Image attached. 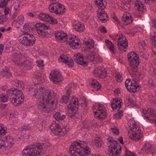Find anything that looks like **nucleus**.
Segmentation results:
<instances>
[{
    "label": "nucleus",
    "mask_w": 156,
    "mask_h": 156,
    "mask_svg": "<svg viewBox=\"0 0 156 156\" xmlns=\"http://www.w3.org/2000/svg\"><path fill=\"white\" fill-rule=\"evenodd\" d=\"M49 77L50 80L55 83L61 81V75L58 71H52Z\"/></svg>",
    "instance_id": "nucleus-15"
},
{
    "label": "nucleus",
    "mask_w": 156,
    "mask_h": 156,
    "mask_svg": "<svg viewBox=\"0 0 156 156\" xmlns=\"http://www.w3.org/2000/svg\"><path fill=\"white\" fill-rule=\"evenodd\" d=\"M122 23L125 25L130 24L132 22V19L129 13L126 14H124L122 18Z\"/></svg>",
    "instance_id": "nucleus-23"
},
{
    "label": "nucleus",
    "mask_w": 156,
    "mask_h": 156,
    "mask_svg": "<svg viewBox=\"0 0 156 156\" xmlns=\"http://www.w3.org/2000/svg\"><path fill=\"white\" fill-rule=\"evenodd\" d=\"M111 105L113 109H116L117 108H120L121 107V105H120V104H116L112 102L111 103Z\"/></svg>",
    "instance_id": "nucleus-48"
},
{
    "label": "nucleus",
    "mask_w": 156,
    "mask_h": 156,
    "mask_svg": "<svg viewBox=\"0 0 156 156\" xmlns=\"http://www.w3.org/2000/svg\"><path fill=\"white\" fill-rule=\"evenodd\" d=\"M79 107H80L83 109H85V111H87L88 108L87 106V103L86 99L83 101L82 102L80 105H79Z\"/></svg>",
    "instance_id": "nucleus-40"
},
{
    "label": "nucleus",
    "mask_w": 156,
    "mask_h": 156,
    "mask_svg": "<svg viewBox=\"0 0 156 156\" xmlns=\"http://www.w3.org/2000/svg\"><path fill=\"white\" fill-rule=\"evenodd\" d=\"M119 49L122 51H126L127 49L128 43L127 41H119L118 43Z\"/></svg>",
    "instance_id": "nucleus-27"
},
{
    "label": "nucleus",
    "mask_w": 156,
    "mask_h": 156,
    "mask_svg": "<svg viewBox=\"0 0 156 156\" xmlns=\"http://www.w3.org/2000/svg\"><path fill=\"white\" fill-rule=\"evenodd\" d=\"M104 9H99L97 11V13L99 20L102 22L105 23L108 20V15Z\"/></svg>",
    "instance_id": "nucleus-17"
},
{
    "label": "nucleus",
    "mask_w": 156,
    "mask_h": 156,
    "mask_svg": "<svg viewBox=\"0 0 156 156\" xmlns=\"http://www.w3.org/2000/svg\"><path fill=\"white\" fill-rule=\"evenodd\" d=\"M36 62L37 64V66L39 67H42L44 66L43 60H37Z\"/></svg>",
    "instance_id": "nucleus-50"
},
{
    "label": "nucleus",
    "mask_w": 156,
    "mask_h": 156,
    "mask_svg": "<svg viewBox=\"0 0 156 156\" xmlns=\"http://www.w3.org/2000/svg\"><path fill=\"white\" fill-rule=\"evenodd\" d=\"M85 43L86 45L85 48L86 49H91L94 47V41L92 39H90V40L86 41Z\"/></svg>",
    "instance_id": "nucleus-33"
},
{
    "label": "nucleus",
    "mask_w": 156,
    "mask_h": 156,
    "mask_svg": "<svg viewBox=\"0 0 156 156\" xmlns=\"http://www.w3.org/2000/svg\"><path fill=\"white\" fill-rule=\"evenodd\" d=\"M55 37L61 42L66 41L67 39V34L63 31L58 32L55 34Z\"/></svg>",
    "instance_id": "nucleus-22"
},
{
    "label": "nucleus",
    "mask_w": 156,
    "mask_h": 156,
    "mask_svg": "<svg viewBox=\"0 0 156 156\" xmlns=\"http://www.w3.org/2000/svg\"><path fill=\"white\" fill-rule=\"evenodd\" d=\"M144 151L148 154H152L156 151V147L154 145H151L149 144H145L143 147Z\"/></svg>",
    "instance_id": "nucleus-18"
},
{
    "label": "nucleus",
    "mask_w": 156,
    "mask_h": 156,
    "mask_svg": "<svg viewBox=\"0 0 156 156\" xmlns=\"http://www.w3.org/2000/svg\"><path fill=\"white\" fill-rule=\"evenodd\" d=\"M5 140H4L3 139H0V148L2 147L5 146Z\"/></svg>",
    "instance_id": "nucleus-58"
},
{
    "label": "nucleus",
    "mask_w": 156,
    "mask_h": 156,
    "mask_svg": "<svg viewBox=\"0 0 156 156\" xmlns=\"http://www.w3.org/2000/svg\"><path fill=\"white\" fill-rule=\"evenodd\" d=\"M53 117L57 121H62L66 118L65 115H61L59 112H57L53 115Z\"/></svg>",
    "instance_id": "nucleus-32"
},
{
    "label": "nucleus",
    "mask_w": 156,
    "mask_h": 156,
    "mask_svg": "<svg viewBox=\"0 0 156 156\" xmlns=\"http://www.w3.org/2000/svg\"><path fill=\"white\" fill-rule=\"evenodd\" d=\"M69 99V96H63L62 98V101L65 104H66Z\"/></svg>",
    "instance_id": "nucleus-49"
},
{
    "label": "nucleus",
    "mask_w": 156,
    "mask_h": 156,
    "mask_svg": "<svg viewBox=\"0 0 156 156\" xmlns=\"http://www.w3.org/2000/svg\"><path fill=\"white\" fill-rule=\"evenodd\" d=\"M5 7V8H4V11L5 13V14L4 15H5L6 16L7 14H9V9L8 8H6V6Z\"/></svg>",
    "instance_id": "nucleus-63"
},
{
    "label": "nucleus",
    "mask_w": 156,
    "mask_h": 156,
    "mask_svg": "<svg viewBox=\"0 0 156 156\" xmlns=\"http://www.w3.org/2000/svg\"><path fill=\"white\" fill-rule=\"evenodd\" d=\"M126 156H135L133 152H131L128 150H126Z\"/></svg>",
    "instance_id": "nucleus-56"
},
{
    "label": "nucleus",
    "mask_w": 156,
    "mask_h": 156,
    "mask_svg": "<svg viewBox=\"0 0 156 156\" xmlns=\"http://www.w3.org/2000/svg\"><path fill=\"white\" fill-rule=\"evenodd\" d=\"M103 0H95L96 4L98 6V9H104L105 8V6L103 2Z\"/></svg>",
    "instance_id": "nucleus-35"
},
{
    "label": "nucleus",
    "mask_w": 156,
    "mask_h": 156,
    "mask_svg": "<svg viewBox=\"0 0 156 156\" xmlns=\"http://www.w3.org/2000/svg\"><path fill=\"white\" fill-rule=\"evenodd\" d=\"M4 138L6 140L5 142L8 143V145L9 144L12 146L14 144V140L12 136H5Z\"/></svg>",
    "instance_id": "nucleus-34"
},
{
    "label": "nucleus",
    "mask_w": 156,
    "mask_h": 156,
    "mask_svg": "<svg viewBox=\"0 0 156 156\" xmlns=\"http://www.w3.org/2000/svg\"><path fill=\"white\" fill-rule=\"evenodd\" d=\"M48 21H51V23L53 24H56L57 23V21L55 19L49 15H48Z\"/></svg>",
    "instance_id": "nucleus-45"
},
{
    "label": "nucleus",
    "mask_w": 156,
    "mask_h": 156,
    "mask_svg": "<svg viewBox=\"0 0 156 156\" xmlns=\"http://www.w3.org/2000/svg\"><path fill=\"white\" fill-rule=\"evenodd\" d=\"M152 44L156 47V34L152 37Z\"/></svg>",
    "instance_id": "nucleus-53"
},
{
    "label": "nucleus",
    "mask_w": 156,
    "mask_h": 156,
    "mask_svg": "<svg viewBox=\"0 0 156 156\" xmlns=\"http://www.w3.org/2000/svg\"><path fill=\"white\" fill-rule=\"evenodd\" d=\"M156 0H144L145 3L149 5L153 4Z\"/></svg>",
    "instance_id": "nucleus-52"
},
{
    "label": "nucleus",
    "mask_w": 156,
    "mask_h": 156,
    "mask_svg": "<svg viewBox=\"0 0 156 156\" xmlns=\"http://www.w3.org/2000/svg\"><path fill=\"white\" fill-rule=\"evenodd\" d=\"M4 49V45L1 44H0V55H1L2 53V52Z\"/></svg>",
    "instance_id": "nucleus-64"
},
{
    "label": "nucleus",
    "mask_w": 156,
    "mask_h": 156,
    "mask_svg": "<svg viewBox=\"0 0 156 156\" xmlns=\"http://www.w3.org/2000/svg\"><path fill=\"white\" fill-rule=\"evenodd\" d=\"M49 147L48 144L38 143L29 146L23 151L24 156H38L43 154L46 149Z\"/></svg>",
    "instance_id": "nucleus-3"
},
{
    "label": "nucleus",
    "mask_w": 156,
    "mask_h": 156,
    "mask_svg": "<svg viewBox=\"0 0 156 156\" xmlns=\"http://www.w3.org/2000/svg\"><path fill=\"white\" fill-rule=\"evenodd\" d=\"M75 61L81 65L86 66L87 65V62L84 60L83 56L79 53L76 54V58L74 59Z\"/></svg>",
    "instance_id": "nucleus-19"
},
{
    "label": "nucleus",
    "mask_w": 156,
    "mask_h": 156,
    "mask_svg": "<svg viewBox=\"0 0 156 156\" xmlns=\"http://www.w3.org/2000/svg\"><path fill=\"white\" fill-rule=\"evenodd\" d=\"M100 31L102 33H105L107 32L105 28L104 27H101L100 28Z\"/></svg>",
    "instance_id": "nucleus-59"
},
{
    "label": "nucleus",
    "mask_w": 156,
    "mask_h": 156,
    "mask_svg": "<svg viewBox=\"0 0 156 156\" xmlns=\"http://www.w3.org/2000/svg\"><path fill=\"white\" fill-rule=\"evenodd\" d=\"M136 2L135 3V7L136 9L138 10L135 13V16L138 17L140 18L142 16V12H144L146 10L145 8H144L143 5L141 3H139L136 1Z\"/></svg>",
    "instance_id": "nucleus-16"
},
{
    "label": "nucleus",
    "mask_w": 156,
    "mask_h": 156,
    "mask_svg": "<svg viewBox=\"0 0 156 156\" xmlns=\"http://www.w3.org/2000/svg\"><path fill=\"white\" fill-rule=\"evenodd\" d=\"M96 56V55L95 52H89L87 54L85 58L88 61H90L91 62H93L94 61L95 62H96L97 59Z\"/></svg>",
    "instance_id": "nucleus-28"
},
{
    "label": "nucleus",
    "mask_w": 156,
    "mask_h": 156,
    "mask_svg": "<svg viewBox=\"0 0 156 156\" xmlns=\"http://www.w3.org/2000/svg\"><path fill=\"white\" fill-rule=\"evenodd\" d=\"M73 26L75 30L79 32H83L85 29L84 25L79 22H74Z\"/></svg>",
    "instance_id": "nucleus-21"
},
{
    "label": "nucleus",
    "mask_w": 156,
    "mask_h": 156,
    "mask_svg": "<svg viewBox=\"0 0 156 156\" xmlns=\"http://www.w3.org/2000/svg\"><path fill=\"white\" fill-rule=\"evenodd\" d=\"M92 109L93 110L97 109V111H94V113L99 120H103L106 118V110L103 105L98 103H95L93 105Z\"/></svg>",
    "instance_id": "nucleus-9"
},
{
    "label": "nucleus",
    "mask_w": 156,
    "mask_h": 156,
    "mask_svg": "<svg viewBox=\"0 0 156 156\" xmlns=\"http://www.w3.org/2000/svg\"><path fill=\"white\" fill-rule=\"evenodd\" d=\"M95 145L99 148L101 147V145L103 144L101 138L98 137L95 138Z\"/></svg>",
    "instance_id": "nucleus-39"
},
{
    "label": "nucleus",
    "mask_w": 156,
    "mask_h": 156,
    "mask_svg": "<svg viewBox=\"0 0 156 156\" xmlns=\"http://www.w3.org/2000/svg\"><path fill=\"white\" fill-rule=\"evenodd\" d=\"M10 58L13 62L20 66H29L31 64L25 56L17 53L10 56Z\"/></svg>",
    "instance_id": "nucleus-6"
},
{
    "label": "nucleus",
    "mask_w": 156,
    "mask_h": 156,
    "mask_svg": "<svg viewBox=\"0 0 156 156\" xmlns=\"http://www.w3.org/2000/svg\"><path fill=\"white\" fill-rule=\"evenodd\" d=\"M0 8L5 7L10 0H0Z\"/></svg>",
    "instance_id": "nucleus-44"
},
{
    "label": "nucleus",
    "mask_w": 156,
    "mask_h": 156,
    "mask_svg": "<svg viewBox=\"0 0 156 156\" xmlns=\"http://www.w3.org/2000/svg\"><path fill=\"white\" fill-rule=\"evenodd\" d=\"M60 60L61 62L65 63L69 66V67H72L74 65L73 60L71 58H67L64 56H61Z\"/></svg>",
    "instance_id": "nucleus-25"
},
{
    "label": "nucleus",
    "mask_w": 156,
    "mask_h": 156,
    "mask_svg": "<svg viewBox=\"0 0 156 156\" xmlns=\"http://www.w3.org/2000/svg\"><path fill=\"white\" fill-rule=\"evenodd\" d=\"M79 106V101L77 98L75 97H72V99L70 103L67 106L68 110L70 113H73L76 112V110L77 109Z\"/></svg>",
    "instance_id": "nucleus-13"
},
{
    "label": "nucleus",
    "mask_w": 156,
    "mask_h": 156,
    "mask_svg": "<svg viewBox=\"0 0 156 156\" xmlns=\"http://www.w3.org/2000/svg\"><path fill=\"white\" fill-rule=\"evenodd\" d=\"M20 3L19 1H16L13 5L12 7L16 11H18L20 9Z\"/></svg>",
    "instance_id": "nucleus-42"
},
{
    "label": "nucleus",
    "mask_w": 156,
    "mask_h": 156,
    "mask_svg": "<svg viewBox=\"0 0 156 156\" xmlns=\"http://www.w3.org/2000/svg\"><path fill=\"white\" fill-rule=\"evenodd\" d=\"M35 27L38 34L42 37H46L48 36V33L46 30H47L48 27L43 23H37Z\"/></svg>",
    "instance_id": "nucleus-12"
},
{
    "label": "nucleus",
    "mask_w": 156,
    "mask_h": 156,
    "mask_svg": "<svg viewBox=\"0 0 156 156\" xmlns=\"http://www.w3.org/2000/svg\"><path fill=\"white\" fill-rule=\"evenodd\" d=\"M24 18L23 15H21L18 17L17 21L16 22L15 27L17 29L19 28L22 25L24 21Z\"/></svg>",
    "instance_id": "nucleus-30"
},
{
    "label": "nucleus",
    "mask_w": 156,
    "mask_h": 156,
    "mask_svg": "<svg viewBox=\"0 0 156 156\" xmlns=\"http://www.w3.org/2000/svg\"><path fill=\"white\" fill-rule=\"evenodd\" d=\"M7 96L3 95L0 98L2 102H5L7 101L8 97H10L12 103L15 106L19 105L23 102L24 95L21 90L12 88L7 90Z\"/></svg>",
    "instance_id": "nucleus-1"
},
{
    "label": "nucleus",
    "mask_w": 156,
    "mask_h": 156,
    "mask_svg": "<svg viewBox=\"0 0 156 156\" xmlns=\"http://www.w3.org/2000/svg\"><path fill=\"white\" fill-rule=\"evenodd\" d=\"M70 40L71 41H69V44L73 49H76L81 46L80 44V41L77 40V38H71Z\"/></svg>",
    "instance_id": "nucleus-24"
},
{
    "label": "nucleus",
    "mask_w": 156,
    "mask_h": 156,
    "mask_svg": "<svg viewBox=\"0 0 156 156\" xmlns=\"http://www.w3.org/2000/svg\"><path fill=\"white\" fill-rule=\"evenodd\" d=\"M85 147L83 142L75 141L71 144L70 147L69 153L73 156L80 155L81 152L86 155L89 154L90 153V148L89 147Z\"/></svg>",
    "instance_id": "nucleus-4"
},
{
    "label": "nucleus",
    "mask_w": 156,
    "mask_h": 156,
    "mask_svg": "<svg viewBox=\"0 0 156 156\" xmlns=\"http://www.w3.org/2000/svg\"><path fill=\"white\" fill-rule=\"evenodd\" d=\"M108 141L112 143L110 144L108 148V152L110 156H116L119 154L121 152V148L119 145H118V142L114 140L112 137H109Z\"/></svg>",
    "instance_id": "nucleus-8"
},
{
    "label": "nucleus",
    "mask_w": 156,
    "mask_h": 156,
    "mask_svg": "<svg viewBox=\"0 0 156 156\" xmlns=\"http://www.w3.org/2000/svg\"><path fill=\"white\" fill-rule=\"evenodd\" d=\"M93 73L98 76L103 75L106 76L107 75L106 72L102 69L96 68L94 70Z\"/></svg>",
    "instance_id": "nucleus-31"
},
{
    "label": "nucleus",
    "mask_w": 156,
    "mask_h": 156,
    "mask_svg": "<svg viewBox=\"0 0 156 156\" xmlns=\"http://www.w3.org/2000/svg\"><path fill=\"white\" fill-rule=\"evenodd\" d=\"M105 43L109 49L110 51L114 52V49L113 44L111 41L108 39H106L105 40Z\"/></svg>",
    "instance_id": "nucleus-37"
},
{
    "label": "nucleus",
    "mask_w": 156,
    "mask_h": 156,
    "mask_svg": "<svg viewBox=\"0 0 156 156\" xmlns=\"http://www.w3.org/2000/svg\"><path fill=\"white\" fill-rule=\"evenodd\" d=\"M127 57L128 61L130 62V63H131L132 61H135L136 62L139 61L138 57L137 54L133 51H131L127 55Z\"/></svg>",
    "instance_id": "nucleus-26"
},
{
    "label": "nucleus",
    "mask_w": 156,
    "mask_h": 156,
    "mask_svg": "<svg viewBox=\"0 0 156 156\" xmlns=\"http://www.w3.org/2000/svg\"><path fill=\"white\" fill-rule=\"evenodd\" d=\"M31 26V24L30 23H26L23 26V29L25 30H30V29L32 30L33 28Z\"/></svg>",
    "instance_id": "nucleus-43"
},
{
    "label": "nucleus",
    "mask_w": 156,
    "mask_h": 156,
    "mask_svg": "<svg viewBox=\"0 0 156 156\" xmlns=\"http://www.w3.org/2000/svg\"><path fill=\"white\" fill-rule=\"evenodd\" d=\"M136 89H137L136 88L132 86H130V87H128V89L127 90L130 92L135 93L136 91Z\"/></svg>",
    "instance_id": "nucleus-51"
},
{
    "label": "nucleus",
    "mask_w": 156,
    "mask_h": 156,
    "mask_svg": "<svg viewBox=\"0 0 156 156\" xmlns=\"http://www.w3.org/2000/svg\"><path fill=\"white\" fill-rule=\"evenodd\" d=\"M5 15H2L0 16V24H2L4 23L7 21V18Z\"/></svg>",
    "instance_id": "nucleus-41"
},
{
    "label": "nucleus",
    "mask_w": 156,
    "mask_h": 156,
    "mask_svg": "<svg viewBox=\"0 0 156 156\" xmlns=\"http://www.w3.org/2000/svg\"><path fill=\"white\" fill-rule=\"evenodd\" d=\"M57 102V99L55 97L53 99L52 98L48 101L45 100L37 102V107L40 111L42 112H48L56 108V104Z\"/></svg>",
    "instance_id": "nucleus-5"
},
{
    "label": "nucleus",
    "mask_w": 156,
    "mask_h": 156,
    "mask_svg": "<svg viewBox=\"0 0 156 156\" xmlns=\"http://www.w3.org/2000/svg\"><path fill=\"white\" fill-rule=\"evenodd\" d=\"M130 129L128 131V136L130 138L135 140H138L141 138L143 132L141 131L140 128L136 126L135 123L129 125Z\"/></svg>",
    "instance_id": "nucleus-7"
},
{
    "label": "nucleus",
    "mask_w": 156,
    "mask_h": 156,
    "mask_svg": "<svg viewBox=\"0 0 156 156\" xmlns=\"http://www.w3.org/2000/svg\"><path fill=\"white\" fill-rule=\"evenodd\" d=\"M130 81V80H129V79H127L126 80L125 82V86L126 87L127 89H128V87H129V86H128V84Z\"/></svg>",
    "instance_id": "nucleus-62"
},
{
    "label": "nucleus",
    "mask_w": 156,
    "mask_h": 156,
    "mask_svg": "<svg viewBox=\"0 0 156 156\" xmlns=\"http://www.w3.org/2000/svg\"><path fill=\"white\" fill-rule=\"evenodd\" d=\"M9 69L6 67L2 71L1 74L2 76H5L6 78H9L11 76V74L9 72Z\"/></svg>",
    "instance_id": "nucleus-36"
},
{
    "label": "nucleus",
    "mask_w": 156,
    "mask_h": 156,
    "mask_svg": "<svg viewBox=\"0 0 156 156\" xmlns=\"http://www.w3.org/2000/svg\"><path fill=\"white\" fill-rule=\"evenodd\" d=\"M118 39V40L119 42L120 41H124L127 40L126 37H124L122 34L119 35V37Z\"/></svg>",
    "instance_id": "nucleus-54"
},
{
    "label": "nucleus",
    "mask_w": 156,
    "mask_h": 156,
    "mask_svg": "<svg viewBox=\"0 0 156 156\" xmlns=\"http://www.w3.org/2000/svg\"><path fill=\"white\" fill-rule=\"evenodd\" d=\"M111 129L113 133L116 135H118L119 133V130L116 128H112Z\"/></svg>",
    "instance_id": "nucleus-55"
},
{
    "label": "nucleus",
    "mask_w": 156,
    "mask_h": 156,
    "mask_svg": "<svg viewBox=\"0 0 156 156\" xmlns=\"http://www.w3.org/2000/svg\"><path fill=\"white\" fill-rule=\"evenodd\" d=\"M90 82L89 85L94 87L95 90L98 91L100 90L101 86L96 80L91 78L90 79Z\"/></svg>",
    "instance_id": "nucleus-29"
},
{
    "label": "nucleus",
    "mask_w": 156,
    "mask_h": 156,
    "mask_svg": "<svg viewBox=\"0 0 156 156\" xmlns=\"http://www.w3.org/2000/svg\"><path fill=\"white\" fill-rule=\"evenodd\" d=\"M59 9H58V15L61 14V12H64L65 8L62 5L58 4Z\"/></svg>",
    "instance_id": "nucleus-47"
},
{
    "label": "nucleus",
    "mask_w": 156,
    "mask_h": 156,
    "mask_svg": "<svg viewBox=\"0 0 156 156\" xmlns=\"http://www.w3.org/2000/svg\"><path fill=\"white\" fill-rule=\"evenodd\" d=\"M50 129L55 135L58 136H64L68 132L67 128L66 127H64L62 129L61 128L60 125L55 122H53L51 124Z\"/></svg>",
    "instance_id": "nucleus-10"
},
{
    "label": "nucleus",
    "mask_w": 156,
    "mask_h": 156,
    "mask_svg": "<svg viewBox=\"0 0 156 156\" xmlns=\"http://www.w3.org/2000/svg\"><path fill=\"white\" fill-rule=\"evenodd\" d=\"M140 63L139 61L136 62L134 61L133 62L132 61L130 63L131 67L130 70L129 71V73L131 75H135V73L137 72V68Z\"/></svg>",
    "instance_id": "nucleus-20"
},
{
    "label": "nucleus",
    "mask_w": 156,
    "mask_h": 156,
    "mask_svg": "<svg viewBox=\"0 0 156 156\" xmlns=\"http://www.w3.org/2000/svg\"><path fill=\"white\" fill-rule=\"evenodd\" d=\"M6 133V132L5 131V130L2 128L1 129H0V136H3Z\"/></svg>",
    "instance_id": "nucleus-60"
},
{
    "label": "nucleus",
    "mask_w": 156,
    "mask_h": 156,
    "mask_svg": "<svg viewBox=\"0 0 156 156\" xmlns=\"http://www.w3.org/2000/svg\"><path fill=\"white\" fill-rule=\"evenodd\" d=\"M30 129V127L29 126H22L21 128V131H26Z\"/></svg>",
    "instance_id": "nucleus-57"
},
{
    "label": "nucleus",
    "mask_w": 156,
    "mask_h": 156,
    "mask_svg": "<svg viewBox=\"0 0 156 156\" xmlns=\"http://www.w3.org/2000/svg\"><path fill=\"white\" fill-rule=\"evenodd\" d=\"M36 39L33 35H28L27 36H24L21 43L25 46H30L35 43Z\"/></svg>",
    "instance_id": "nucleus-14"
},
{
    "label": "nucleus",
    "mask_w": 156,
    "mask_h": 156,
    "mask_svg": "<svg viewBox=\"0 0 156 156\" xmlns=\"http://www.w3.org/2000/svg\"><path fill=\"white\" fill-rule=\"evenodd\" d=\"M35 86L30 87L29 91L30 94L32 95L35 98L37 99V102L44 100L48 101L49 99H53L56 95L55 92L50 90H45L43 91L44 88H42V91L38 90L35 88Z\"/></svg>",
    "instance_id": "nucleus-2"
},
{
    "label": "nucleus",
    "mask_w": 156,
    "mask_h": 156,
    "mask_svg": "<svg viewBox=\"0 0 156 156\" xmlns=\"http://www.w3.org/2000/svg\"><path fill=\"white\" fill-rule=\"evenodd\" d=\"M138 44L140 46H141L143 47L146 46V43L144 41L139 42Z\"/></svg>",
    "instance_id": "nucleus-61"
},
{
    "label": "nucleus",
    "mask_w": 156,
    "mask_h": 156,
    "mask_svg": "<svg viewBox=\"0 0 156 156\" xmlns=\"http://www.w3.org/2000/svg\"><path fill=\"white\" fill-rule=\"evenodd\" d=\"M116 78L117 81L119 83L121 82L122 80V78L121 74L118 72L115 73Z\"/></svg>",
    "instance_id": "nucleus-46"
},
{
    "label": "nucleus",
    "mask_w": 156,
    "mask_h": 156,
    "mask_svg": "<svg viewBox=\"0 0 156 156\" xmlns=\"http://www.w3.org/2000/svg\"><path fill=\"white\" fill-rule=\"evenodd\" d=\"M144 116L148 120L151 121L156 126V119L153 120L154 118L156 116V111L154 109L148 108L147 109L143 110Z\"/></svg>",
    "instance_id": "nucleus-11"
},
{
    "label": "nucleus",
    "mask_w": 156,
    "mask_h": 156,
    "mask_svg": "<svg viewBox=\"0 0 156 156\" xmlns=\"http://www.w3.org/2000/svg\"><path fill=\"white\" fill-rule=\"evenodd\" d=\"M48 15H49L48 14H46L45 13L41 12L38 15V17L41 20L48 21Z\"/></svg>",
    "instance_id": "nucleus-38"
}]
</instances>
